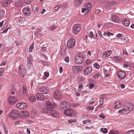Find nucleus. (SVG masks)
Returning <instances> with one entry per match:
<instances>
[{
    "label": "nucleus",
    "mask_w": 134,
    "mask_h": 134,
    "mask_svg": "<svg viewBox=\"0 0 134 134\" xmlns=\"http://www.w3.org/2000/svg\"><path fill=\"white\" fill-rule=\"evenodd\" d=\"M94 85L92 83L90 84L89 87V88L90 89H92L94 86Z\"/></svg>",
    "instance_id": "nucleus-49"
},
{
    "label": "nucleus",
    "mask_w": 134,
    "mask_h": 134,
    "mask_svg": "<svg viewBox=\"0 0 134 134\" xmlns=\"http://www.w3.org/2000/svg\"><path fill=\"white\" fill-rule=\"evenodd\" d=\"M75 45V41L73 38H69L67 44L68 47L70 48H72Z\"/></svg>",
    "instance_id": "nucleus-5"
},
{
    "label": "nucleus",
    "mask_w": 134,
    "mask_h": 134,
    "mask_svg": "<svg viewBox=\"0 0 134 134\" xmlns=\"http://www.w3.org/2000/svg\"><path fill=\"white\" fill-rule=\"evenodd\" d=\"M111 53L112 51L111 50H109L107 52H103V57H108Z\"/></svg>",
    "instance_id": "nucleus-26"
},
{
    "label": "nucleus",
    "mask_w": 134,
    "mask_h": 134,
    "mask_svg": "<svg viewBox=\"0 0 134 134\" xmlns=\"http://www.w3.org/2000/svg\"><path fill=\"white\" fill-rule=\"evenodd\" d=\"M128 54V53L126 51H123V55L124 57L126 56V55Z\"/></svg>",
    "instance_id": "nucleus-52"
},
{
    "label": "nucleus",
    "mask_w": 134,
    "mask_h": 134,
    "mask_svg": "<svg viewBox=\"0 0 134 134\" xmlns=\"http://www.w3.org/2000/svg\"><path fill=\"white\" fill-rule=\"evenodd\" d=\"M5 14V11L3 10H0V19L2 18Z\"/></svg>",
    "instance_id": "nucleus-31"
},
{
    "label": "nucleus",
    "mask_w": 134,
    "mask_h": 134,
    "mask_svg": "<svg viewBox=\"0 0 134 134\" xmlns=\"http://www.w3.org/2000/svg\"><path fill=\"white\" fill-rule=\"evenodd\" d=\"M85 57L82 54H77L76 57L75 62L78 64L82 63L85 59Z\"/></svg>",
    "instance_id": "nucleus-1"
},
{
    "label": "nucleus",
    "mask_w": 134,
    "mask_h": 134,
    "mask_svg": "<svg viewBox=\"0 0 134 134\" xmlns=\"http://www.w3.org/2000/svg\"><path fill=\"white\" fill-rule=\"evenodd\" d=\"M40 91L43 94H47L49 91V88L47 87L43 86L40 87Z\"/></svg>",
    "instance_id": "nucleus-12"
},
{
    "label": "nucleus",
    "mask_w": 134,
    "mask_h": 134,
    "mask_svg": "<svg viewBox=\"0 0 134 134\" xmlns=\"http://www.w3.org/2000/svg\"><path fill=\"white\" fill-rule=\"evenodd\" d=\"M91 121L90 119H88L86 120H85L83 121V123L84 124H86L87 123L90 122Z\"/></svg>",
    "instance_id": "nucleus-45"
},
{
    "label": "nucleus",
    "mask_w": 134,
    "mask_h": 134,
    "mask_svg": "<svg viewBox=\"0 0 134 134\" xmlns=\"http://www.w3.org/2000/svg\"><path fill=\"white\" fill-rule=\"evenodd\" d=\"M44 74L45 76H46L47 77H48L49 76V73L47 72H45L44 73Z\"/></svg>",
    "instance_id": "nucleus-55"
},
{
    "label": "nucleus",
    "mask_w": 134,
    "mask_h": 134,
    "mask_svg": "<svg viewBox=\"0 0 134 134\" xmlns=\"http://www.w3.org/2000/svg\"><path fill=\"white\" fill-rule=\"evenodd\" d=\"M17 101V97L14 96H10L8 98V102L10 104L12 105L16 103Z\"/></svg>",
    "instance_id": "nucleus-6"
},
{
    "label": "nucleus",
    "mask_w": 134,
    "mask_h": 134,
    "mask_svg": "<svg viewBox=\"0 0 134 134\" xmlns=\"http://www.w3.org/2000/svg\"><path fill=\"white\" fill-rule=\"evenodd\" d=\"M104 99L103 98H101L99 100V103L100 104L99 105V106H102V105Z\"/></svg>",
    "instance_id": "nucleus-40"
},
{
    "label": "nucleus",
    "mask_w": 134,
    "mask_h": 134,
    "mask_svg": "<svg viewBox=\"0 0 134 134\" xmlns=\"http://www.w3.org/2000/svg\"><path fill=\"white\" fill-rule=\"evenodd\" d=\"M8 2H7V1L5 0L2 2V5L4 7H7L8 5Z\"/></svg>",
    "instance_id": "nucleus-34"
},
{
    "label": "nucleus",
    "mask_w": 134,
    "mask_h": 134,
    "mask_svg": "<svg viewBox=\"0 0 134 134\" xmlns=\"http://www.w3.org/2000/svg\"><path fill=\"white\" fill-rule=\"evenodd\" d=\"M99 117L101 118H105V116L103 114H100L99 115Z\"/></svg>",
    "instance_id": "nucleus-53"
},
{
    "label": "nucleus",
    "mask_w": 134,
    "mask_h": 134,
    "mask_svg": "<svg viewBox=\"0 0 134 134\" xmlns=\"http://www.w3.org/2000/svg\"><path fill=\"white\" fill-rule=\"evenodd\" d=\"M126 109H120L119 111V113H124L125 111H125Z\"/></svg>",
    "instance_id": "nucleus-57"
},
{
    "label": "nucleus",
    "mask_w": 134,
    "mask_h": 134,
    "mask_svg": "<svg viewBox=\"0 0 134 134\" xmlns=\"http://www.w3.org/2000/svg\"><path fill=\"white\" fill-rule=\"evenodd\" d=\"M117 76L120 79H123L125 77L126 74L122 71H118L117 73Z\"/></svg>",
    "instance_id": "nucleus-14"
},
{
    "label": "nucleus",
    "mask_w": 134,
    "mask_h": 134,
    "mask_svg": "<svg viewBox=\"0 0 134 134\" xmlns=\"http://www.w3.org/2000/svg\"><path fill=\"white\" fill-rule=\"evenodd\" d=\"M111 18L112 21L114 22L117 23L119 21V17L116 14H113L112 15Z\"/></svg>",
    "instance_id": "nucleus-22"
},
{
    "label": "nucleus",
    "mask_w": 134,
    "mask_h": 134,
    "mask_svg": "<svg viewBox=\"0 0 134 134\" xmlns=\"http://www.w3.org/2000/svg\"><path fill=\"white\" fill-rule=\"evenodd\" d=\"M83 86L82 84H80V85L78 89L79 91H81V89L83 88Z\"/></svg>",
    "instance_id": "nucleus-56"
},
{
    "label": "nucleus",
    "mask_w": 134,
    "mask_h": 134,
    "mask_svg": "<svg viewBox=\"0 0 134 134\" xmlns=\"http://www.w3.org/2000/svg\"><path fill=\"white\" fill-rule=\"evenodd\" d=\"M31 11L29 8H24L22 10L23 13L26 16H28L31 14Z\"/></svg>",
    "instance_id": "nucleus-13"
},
{
    "label": "nucleus",
    "mask_w": 134,
    "mask_h": 134,
    "mask_svg": "<svg viewBox=\"0 0 134 134\" xmlns=\"http://www.w3.org/2000/svg\"><path fill=\"white\" fill-rule=\"evenodd\" d=\"M24 2L25 4H29L31 2V0H24Z\"/></svg>",
    "instance_id": "nucleus-48"
},
{
    "label": "nucleus",
    "mask_w": 134,
    "mask_h": 134,
    "mask_svg": "<svg viewBox=\"0 0 134 134\" xmlns=\"http://www.w3.org/2000/svg\"><path fill=\"white\" fill-rule=\"evenodd\" d=\"M98 34L100 37L102 36V32L99 31H98Z\"/></svg>",
    "instance_id": "nucleus-54"
},
{
    "label": "nucleus",
    "mask_w": 134,
    "mask_h": 134,
    "mask_svg": "<svg viewBox=\"0 0 134 134\" xmlns=\"http://www.w3.org/2000/svg\"><path fill=\"white\" fill-rule=\"evenodd\" d=\"M99 75L98 74H95L93 76V77L95 79L99 77Z\"/></svg>",
    "instance_id": "nucleus-51"
},
{
    "label": "nucleus",
    "mask_w": 134,
    "mask_h": 134,
    "mask_svg": "<svg viewBox=\"0 0 134 134\" xmlns=\"http://www.w3.org/2000/svg\"><path fill=\"white\" fill-rule=\"evenodd\" d=\"M125 134H134V130H130L127 132Z\"/></svg>",
    "instance_id": "nucleus-44"
},
{
    "label": "nucleus",
    "mask_w": 134,
    "mask_h": 134,
    "mask_svg": "<svg viewBox=\"0 0 134 134\" xmlns=\"http://www.w3.org/2000/svg\"><path fill=\"white\" fill-rule=\"evenodd\" d=\"M36 98L38 100H43L44 95L40 93H38L37 94Z\"/></svg>",
    "instance_id": "nucleus-24"
},
{
    "label": "nucleus",
    "mask_w": 134,
    "mask_h": 134,
    "mask_svg": "<svg viewBox=\"0 0 134 134\" xmlns=\"http://www.w3.org/2000/svg\"><path fill=\"white\" fill-rule=\"evenodd\" d=\"M92 70V68L91 67L88 66L85 69L83 72L85 75H88L91 73Z\"/></svg>",
    "instance_id": "nucleus-19"
},
{
    "label": "nucleus",
    "mask_w": 134,
    "mask_h": 134,
    "mask_svg": "<svg viewBox=\"0 0 134 134\" xmlns=\"http://www.w3.org/2000/svg\"><path fill=\"white\" fill-rule=\"evenodd\" d=\"M32 62V59L31 57H29L27 59V64L30 66L31 65V63Z\"/></svg>",
    "instance_id": "nucleus-36"
},
{
    "label": "nucleus",
    "mask_w": 134,
    "mask_h": 134,
    "mask_svg": "<svg viewBox=\"0 0 134 134\" xmlns=\"http://www.w3.org/2000/svg\"><path fill=\"white\" fill-rule=\"evenodd\" d=\"M34 11L35 12H37L38 11L39 9V8L37 7H35L33 9Z\"/></svg>",
    "instance_id": "nucleus-50"
},
{
    "label": "nucleus",
    "mask_w": 134,
    "mask_h": 134,
    "mask_svg": "<svg viewBox=\"0 0 134 134\" xmlns=\"http://www.w3.org/2000/svg\"><path fill=\"white\" fill-rule=\"evenodd\" d=\"M80 29V24L75 25L73 26V32L74 34H77Z\"/></svg>",
    "instance_id": "nucleus-10"
},
{
    "label": "nucleus",
    "mask_w": 134,
    "mask_h": 134,
    "mask_svg": "<svg viewBox=\"0 0 134 134\" xmlns=\"http://www.w3.org/2000/svg\"><path fill=\"white\" fill-rule=\"evenodd\" d=\"M86 65H88L90 64L91 62V61L88 59H87L86 60L85 62Z\"/></svg>",
    "instance_id": "nucleus-46"
},
{
    "label": "nucleus",
    "mask_w": 134,
    "mask_h": 134,
    "mask_svg": "<svg viewBox=\"0 0 134 134\" xmlns=\"http://www.w3.org/2000/svg\"><path fill=\"white\" fill-rule=\"evenodd\" d=\"M22 2L20 0L16 1L15 3V5L16 7H21L22 5Z\"/></svg>",
    "instance_id": "nucleus-27"
},
{
    "label": "nucleus",
    "mask_w": 134,
    "mask_h": 134,
    "mask_svg": "<svg viewBox=\"0 0 134 134\" xmlns=\"http://www.w3.org/2000/svg\"><path fill=\"white\" fill-rule=\"evenodd\" d=\"M29 99L32 102H34L36 100V99L35 97L34 96H32L31 97L29 98Z\"/></svg>",
    "instance_id": "nucleus-39"
},
{
    "label": "nucleus",
    "mask_w": 134,
    "mask_h": 134,
    "mask_svg": "<svg viewBox=\"0 0 134 134\" xmlns=\"http://www.w3.org/2000/svg\"><path fill=\"white\" fill-rule=\"evenodd\" d=\"M122 41L124 43H126L129 42V40L127 37H122Z\"/></svg>",
    "instance_id": "nucleus-32"
},
{
    "label": "nucleus",
    "mask_w": 134,
    "mask_h": 134,
    "mask_svg": "<svg viewBox=\"0 0 134 134\" xmlns=\"http://www.w3.org/2000/svg\"><path fill=\"white\" fill-rule=\"evenodd\" d=\"M51 113L52 115L55 117L57 118L59 116L58 113L55 110V109L52 110H51Z\"/></svg>",
    "instance_id": "nucleus-23"
},
{
    "label": "nucleus",
    "mask_w": 134,
    "mask_h": 134,
    "mask_svg": "<svg viewBox=\"0 0 134 134\" xmlns=\"http://www.w3.org/2000/svg\"><path fill=\"white\" fill-rule=\"evenodd\" d=\"M19 115L20 118L24 119L28 118L29 114L27 111L25 110L20 112Z\"/></svg>",
    "instance_id": "nucleus-9"
},
{
    "label": "nucleus",
    "mask_w": 134,
    "mask_h": 134,
    "mask_svg": "<svg viewBox=\"0 0 134 134\" xmlns=\"http://www.w3.org/2000/svg\"><path fill=\"white\" fill-rule=\"evenodd\" d=\"M121 102H121L119 101L115 103L114 104L115 108L117 109L121 108L122 106V103Z\"/></svg>",
    "instance_id": "nucleus-21"
},
{
    "label": "nucleus",
    "mask_w": 134,
    "mask_h": 134,
    "mask_svg": "<svg viewBox=\"0 0 134 134\" xmlns=\"http://www.w3.org/2000/svg\"><path fill=\"white\" fill-rule=\"evenodd\" d=\"M89 34V36L90 37H92L93 36V33L92 31H91V32H90Z\"/></svg>",
    "instance_id": "nucleus-59"
},
{
    "label": "nucleus",
    "mask_w": 134,
    "mask_h": 134,
    "mask_svg": "<svg viewBox=\"0 0 134 134\" xmlns=\"http://www.w3.org/2000/svg\"><path fill=\"white\" fill-rule=\"evenodd\" d=\"M23 93L24 95H27V91L26 88V87L23 86L22 87Z\"/></svg>",
    "instance_id": "nucleus-33"
},
{
    "label": "nucleus",
    "mask_w": 134,
    "mask_h": 134,
    "mask_svg": "<svg viewBox=\"0 0 134 134\" xmlns=\"http://www.w3.org/2000/svg\"><path fill=\"white\" fill-rule=\"evenodd\" d=\"M19 112L17 110H15L10 112L9 114V116L12 119H16L19 116Z\"/></svg>",
    "instance_id": "nucleus-3"
},
{
    "label": "nucleus",
    "mask_w": 134,
    "mask_h": 134,
    "mask_svg": "<svg viewBox=\"0 0 134 134\" xmlns=\"http://www.w3.org/2000/svg\"><path fill=\"white\" fill-rule=\"evenodd\" d=\"M125 105L124 107L125 109H132L133 107V104L130 103L126 102L125 103ZM123 109H124L123 108Z\"/></svg>",
    "instance_id": "nucleus-18"
},
{
    "label": "nucleus",
    "mask_w": 134,
    "mask_h": 134,
    "mask_svg": "<svg viewBox=\"0 0 134 134\" xmlns=\"http://www.w3.org/2000/svg\"><path fill=\"white\" fill-rule=\"evenodd\" d=\"M60 108L61 109H68L70 107V103L67 101H63L60 104Z\"/></svg>",
    "instance_id": "nucleus-4"
},
{
    "label": "nucleus",
    "mask_w": 134,
    "mask_h": 134,
    "mask_svg": "<svg viewBox=\"0 0 134 134\" xmlns=\"http://www.w3.org/2000/svg\"><path fill=\"white\" fill-rule=\"evenodd\" d=\"M82 67L81 66H74L72 69V71L73 73L76 74L79 72L81 71L82 70Z\"/></svg>",
    "instance_id": "nucleus-11"
},
{
    "label": "nucleus",
    "mask_w": 134,
    "mask_h": 134,
    "mask_svg": "<svg viewBox=\"0 0 134 134\" xmlns=\"http://www.w3.org/2000/svg\"><path fill=\"white\" fill-rule=\"evenodd\" d=\"M82 2V0H74L75 5L78 7L80 5Z\"/></svg>",
    "instance_id": "nucleus-25"
},
{
    "label": "nucleus",
    "mask_w": 134,
    "mask_h": 134,
    "mask_svg": "<svg viewBox=\"0 0 134 134\" xmlns=\"http://www.w3.org/2000/svg\"><path fill=\"white\" fill-rule=\"evenodd\" d=\"M62 97V94L60 91L58 90L55 91L53 94L54 98L57 99H61Z\"/></svg>",
    "instance_id": "nucleus-7"
},
{
    "label": "nucleus",
    "mask_w": 134,
    "mask_h": 134,
    "mask_svg": "<svg viewBox=\"0 0 134 134\" xmlns=\"http://www.w3.org/2000/svg\"><path fill=\"white\" fill-rule=\"evenodd\" d=\"M18 21L19 23L21 24H24V22L26 21L25 19L23 17L20 18Z\"/></svg>",
    "instance_id": "nucleus-28"
},
{
    "label": "nucleus",
    "mask_w": 134,
    "mask_h": 134,
    "mask_svg": "<svg viewBox=\"0 0 134 134\" xmlns=\"http://www.w3.org/2000/svg\"><path fill=\"white\" fill-rule=\"evenodd\" d=\"M108 134H119V133L117 130H112L109 132Z\"/></svg>",
    "instance_id": "nucleus-29"
},
{
    "label": "nucleus",
    "mask_w": 134,
    "mask_h": 134,
    "mask_svg": "<svg viewBox=\"0 0 134 134\" xmlns=\"http://www.w3.org/2000/svg\"><path fill=\"white\" fill-rule=\"evenodd\" d=\"M113 59L116 62L119 61L121 60V58L120 57L118 56H115L113 57Z\"/></svg>",
    "instance_id": "nucleus-35"
},
{
    "label": "nucleus",
    "mask_w": 134,
    "mask_h": 134,
    "mask_svg": "<svg viewBox=\"0 0 134 134\" xmlns=\"http://www.w3.org/2000/svg\"><path fill=\"white\" fill-rule=\"evenodd\" d=\"M19 73L24 77L26 73V70L24 66L22 65H20L19 67Z\"/></svg>",
    "instance_id": "nucleus-8"
},
{
    "label": "nucleus",
    "mask_w": 134,
    "mask_h": 134,
    "mask_svg": "<svg viewBox=\"0 0 134 134\" xmlns=\"http://www.w3.org/2000/svg\"><path fill=\"white\" fill-rule=\"evenodd\" d=\"M93 66L96 68L98 69L99 67V65L98 63H96L93 64Z\"/></svg>",
    "instance_id": "nucleus-41"
},
{
    "label": "nucleus",
    "mask_w": 134,
    "mask_h": 134,
    "mask_svg": "<svg viewBox=\"0 0 134 134\" xmlns=\"http://www.w3.org/2000/svg\"><path fill=\"white\" fill-rule=\"evenodd\" d=\"M76 120L75 119H70L68 121V122L69 123L75 122H76Z\"/></svg>",
    "instance_id": "nucleus-43"
},
{
    "label": "nucleus",
    "mask_w": 134,
    "mask_h": 134,
    "mask_svg": "<svg viewBox=\"0 0 134 134\" xmlns=\"http://www.w3.org/2000/svg\"><path fill=\"white\" fill-rule=\"evenodd\" d=\"M115 3L113 1H110L108 2L105 4V7L107 9H109L110 8L114 6L115 5Z\"/></svg>",
    "instance_id": "nucleus-15"
},
{
    "label": "nucleus",
    "mask_w": 134,
    "mask_h": 134,
    "mask_svg": "<svg viewBox=\"0 0 134 134\" xmlns=\"http://www.w3.org/2000/svg\"><path fill=\"white\" fill-rule=\"evenodd\" d=\"M64 113L66 115L71 116L73 115L74 113L72 109H66Z\"/></svg>",
    "instance_id": "nucleus-16"
},
{
    "label": "nucleus",
    "mask_w": 134,
    "mask_h": 134,
    "mask_svg": "<svg viewBox=\"0 0 134 134\" xmlns=\"http://www.w3.org/2000/svg\"><path fill=\"white\" fill-rule=\"evenodd\" d=\"M4 71L3 69L0 68V77L3 76Z\"/></svg>",
    "instance_id": "nucleus-47"
},
{
    "label": "nucleus",
    "mask_w": 134,
    "mask_h": 134,
    "mask_svg": "<svg viewBox=\"0 0 134 134\" xmlns=\"http://www.w3.org/2000/svg\"><path fill=\"white\" fill-rule=\"evenodd\" d=\"M59 8V6L58 5L56 7H55L54 8V10H55V11H56L57 10H58V9Z\"/></svg>",
    "instance_id": "nucleus-63"
},
{
    "label": "nucleus",
    "mask_w": 134,
    "mask_h": 134,
    "mask_svg": "<svg viewBox=\"0 0 134 134\" xmlns=\"http://www.w3.org/2000/svg\"><path fill=\"white\" fill-rule=\"evenodd\" d=\"M69 58L67 57L65 58L64 60L67 63H68L69 62Z\"/></svg>",
    "instance_id": "nucleus-58"
},
{
    "label": "nucleus",
    "mask_w": 134,
    "mask_h": 134,
    "mask_svg": "<svg viewBox=\"0 0 134 134\" xmlns=\"http://www.w3.org/2000/svg\"><path fill=\"white\" fill-rule=\"evenodd\" d=\"M44 99H47L49 98L48 96H44Z\"/></svg>",
    "instance_id": "nucleus-64"
},
{
    "label": "nucleus",
    "mask_w": 134,
    "mask_h": 134,
    "mask_svg": "<svg viewBox=\"0 0 134 134\" xmlns=\"http://www.w3.org/2000/svg\"><path fill=\"white\" fill-rule=\"evenodd\" d=\"M57 27V26H55L54 25H52V26H51V27H50V30L52 31L54 30H55V29Z\"/></svg>",
    "instance_id": "nucleus-37"
},
{
    "label": "nucleus",
    "mask_w": 134,
    "mask_h": 134,
    "mask_svg": "<svg viewBox=\"0 0 134 134\" xmlns=\"http://www.w3.org/2000/svg\"><path fill=\"white\" fill-rule=\"evenodd\" d=\"M27 105L25 103H18L16 104L17 107L19 109H25L26 108Z\"/></svg>",
    "instance_id": "nucleus-17"
},
{
    "label": "nucleus",
    "mask_w": 134,
    "mask_h": 134,
    "mask_svg": "<svg viewBox=\"0 0 134 134\" xmlns=\"http://www.w3.org/2000/svg\"><path fill=\"white\" fill-rule=\"evenodd\" d=\"M8 29H9V27L4 30H3V31L2 32V33H6L7 32V31H8Z\"/></svg>",
    "instance_id": "nucleus-62"
},
{
    "label": "nucleus",
    "mask_w": 134,
    "mask_h": 134,
    "mask_svg": "<svg viewBox=\"0 0 134 134\" xmlns=\"http://www.w3.org/2000/svg\"><path fill=\"white\" fill-rule=\"evenodd\" d=\"M15 43L17 46H18L20 45V44L18 40H16L15 41Z\"/></svg>",
    "instance_id": "nucleus-61"
},
{
    "label": "nucleus",
    "mask_w": 134,
    "mask_h": 134,
    "mask_svg": "<svg viewBox=\"0 0 134 134\" xmlns=\"http://www.w3.org/2000/svg\"><path fill=\"white\" fill-rule=\"evenodd\" d=\"M122 24L125 26H128L130 24V21L126 18H123L122 20Z\"/></svg>",
    "instance_id": "nucleus-20"
},
{
    "label": "nucleus",
    "mask_w": 134,
    "mask_h": 134,
    "mask_svg": "<svg viewBox=\"0 0 134 134\" xmlns=\"http://www.w3.org/2000/svg\"><path fill=\"white\" fill-rule=\"evenodd\" d=\"M4 132L6 134H8V130L6 128H4Z\"/></svg>",
    "instance_id": "nucleus-60"
},
{
    "label": "nucleus",
    "mask_w": 134,
    "mask_h": 134,
    "mask_svg": "<svg viewBox=\"0 0 134 134\" xmlns=\"http://www.w3.org/2000/svg\"><path fill=\"white\" fill-rule=\"evenodd\" d=\"M34 48V43H32L30 46L29 49L30 52H31Z\"/></svg>",
    "instance_id": "nucleus-42"
},
{
    "label": "nucleus",
    "mask_w": 134,
    "mask_h": 134,
    "mask_svg": "<svg viewBox=\"0 0 134 134\" xmlns=\"http://www.w3.org/2000/svg\"><path fill=\"white\" fill-rule=\"evenodd\" d=\"M85 7L86 9L88 11L90 10L92 8V5L90 3L86 4Z\"/></svg>",
    "instance_id": "nucleus-30"
},
{
    "label": "nucleus",
    "mask_w": 134,
    "mask_h": 134,
    "mask_svg": "<svg viewBox=\"0 0 134 134\" xmlns=\"http://www.w3.org/2000/svg\"><path fill=\"white\" fill-rule=\"evenodd\" d=\"M100 130L104 133H106L108 132V130L106 128H102Z\"/></svg>",
    "instance_id": "nucleus-38"
},
{
    "label": "nucleus",
    "mask_w": 134,
    "mask_h": 134,
    "mask_svg": "<svg viewBox=\"0 0 134 134\" xmlns=\"http://www.w3.org/2000/svg\"><path fill=\"white\" fill-rule=\"evenodd\" d=\"M45 106L47 109H52L57 108V105L55 103H54L52 104H51V102L49 101H47L45 102Z\"/></svg>",
    "instance_id": "nucleus-2"
}]
</instances>
